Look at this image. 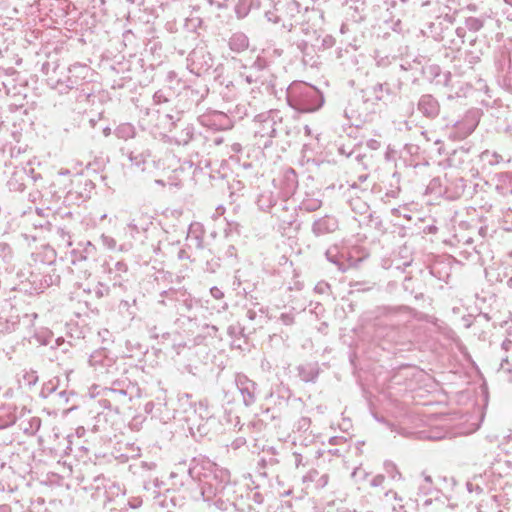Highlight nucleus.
<instances>
[{
    "instance_id": "obj_44",
    "label": "nucleus",
    "mask_w": 512,
    "mask_h": 512,
    "mask_svg": "<svg viewBox=\"0 0 512 512\" xmlns=\"http://www.w3.org/2000/svg\"><path fill=\"white\" fill-rule=\"evenodd\" d=\"M16 419V408L13 405H0V429H4L13 425Z\"/></svg>"
},
{
    "instance_id": "obj_52",
    "label": "nucleus",
    "mask_w": 512,
    "mask_h": 512,
    "mask_svg": "<svg viewBox=\"0 0 512 512\" xmlns=\"http://www.w3.org/2000/svg\"><path fill=\"white\" fill-rule=\"evenodd\" d=\"M445 181L444 177H435L427 185V193L434 194L436 196L445 197Z\"/></svg>"
},
{
    "instance_id": "obj_25",
    "label": "nucleus",
    "mask_w": 512,
    "mask_h": 512,
    "mask_svg": "<svg viewBox=\"0 0 512 512\" xmlns=\"http://www.w3.org/2000/svg\"><path fill=\"white\" fill-rule=\"evenodd\" d=\"M303 39L313 46H318L316 49L319 52L330 49L335 45V39L329 34H323L315 29L303 28Z\"/></svg>"
},
{
    "instance_id": "obj_28",
    "label": "nucleus",
    "mask_w": 512,
    "mask_h": 512,
    "mask_svg": "<svg viewBox=\"0 0 512 512\" xmlns=\"http://www.w3.org/2000/svg\"><path fill=\"white\" fill-rule=\"evenodd\" d=\"M295 47L301 55L302 63L305 66L316 67L319 64V51L316 49L318 46L308 43L303 38H299L294 42Z\"/></svg>"
},
{
    "instance_id": "obj_49",
    "label": "nucleus",
    "mask_w": 512,
    "mask_h": 512,
    "mask_svg": "<svg viewBox=\"0 0 512 512\" xmlns=\"http://www.w3.org/2000/svg\"><path fill=\"white\" fill-rule=\"evenodd\" d=\"M105 361L110 362V355L108 351L104 348L97 349L94 352H92L88 359L89 365L93 367L95 370L99 369L101 364H103V362Z\"/></svg>"
},
{
    "instance_id": "obj_14",
    "label": "nucleus",
    "mask_w": 512,
    "mask_h": 512,
    "mask_svg": "<svg viewBox=\"0 0 512 512\" xmlns=\"http://www.w3.org/2000/svg\"><path fill=\"white\" fill-rule=\"evenodd\" d=\"M214 66V57L206 47L194 48L187 57V67L191 73L201 76Z\"/></svg>"
},
{
    "instance_id": "obj_21",
    "label": "nucleus",
    "mask_w": 512,
    "mask_h": 512,
    "mask_svg": "<svg viewBox=\"0 0 512 512\" xmlns=\"http://www.w3.org/2000/svg\"><path fill=\"white\" fill-rule=\"evenodd\" d=\"M454 239L458 248L461 249L460 254L467 258L465 249L472 251V246L476 242V238L472 234V224L461 222L455 231Z\"/></svg>"
},
{
    "instance_id": "obj_58",
    "label": "nucleus",
    "mask_w": 512,
    "mask_h": 512,
    "mask_svg": "<svg viewBox=\"0 0 512 512\" xmlns=\"http://www.w3.org/2000/svg\"><path fill=\"white\" fill-rule=\"evenodd\" d=\"M55 238L60 246L70 247L72 246L71 235L69 231L62 227H56L54 230Z\"/></svg>"
},
{
    "instance_id": "obj_36",
    "label": "nucleus",
    "mask_w": 512,
    "mask_h": 512,
    "mask_svg": "<svg viewBox=\"0 0 512 512\" xmlns=\"http://www.w3.org/2000/svg\"><path fill=\"white\" fill-rule=\"evenodd\" d=\"M227 45L232 52L240 54L249 48L250 40L244 32L238 31L230 35Z\"/></svg>"
},
{
    "instance_id": "obj_5",
    "label": "nucleus",
    "mask_w": 512,
    "mask_h": 512,
    "mask_svg": "<svg viewBox=\"0 0 512 512\" xmlns=\"http://www.w3.org/2000/svg\"><path fill=\"white\" fill-rule=\"evenodd\" d=\"M288 105L301 113H311L318 110L324 103L322 93L305 82H293L287 88Z\"/></svg>"
},
{
    "instance_id": "obj_7",
    "label": "nucleus",
    "mask_w": 512,
    "mask_h": 512,
    "mask_svg": "<svg viewBox=\"0 0 512 512\" xmlns=\"http://www.w3.org/2000/svg\"><path fill=\"white\" fill-rule=\"evenodd\" d=\"M206 470L205 480L201 485V494L204 500L210 501L217 495L228 496L232 490L229 470L210 462H207Z\"/></svg>"
},
{
    "instance_id": "obj_61",
    "label": "nucleus",
    "mask_w": 512,
    "mask_h": 512,
    "mask_svg": "<svg viewBox=\"0 0 512 512\" xmlns=\"http://www.w3.org/2000/svg\"><path fill=\"white\" fill-rule=\"evenodd\" d=\"M260 52H266L265 55L266 60L268 62V66L270 67L272 60L274 58H279L283 55V49L275 47V46H268L266 48H263Z\"/></svg>"
},
{
    "instance_id": "obj_26",
    "label": "nucleus",
    "mask_w": 512,
    "mask_h": 512,
    "mask_svg": "<svg viewBox=\"0 0 512 512\" xmlns=\"http://www.w3.org/2000/svg\"><path fill=\"white\" fill-rule=\"evenodd\" d=\"M339 229V220L334 215L326 214L315 219L311 225V231L316 237L332 234Z\"/></svg>"
},
{
    "instance_id": "obj_46",
    "label": "nucleus",
    "mask_w": 512,
    "mask_h": 512,
    "mask_svg": "<svg viewBox=\"0 0 512 512\" xmlns=\"http://www.w3.org/2000/svg\"><path fill=\"white\" fill-rule=\"evenodd\" d=\"M260 0H238L234 11L238 19H244L254 9H259Z\"/></svg>"
},
{
    "instance_id": "obj_33",
    "label": "nucleus",
    "mask_w": 512,
    "mask_h": 512,
    "mask_svg": "<svg viewBox=\"0 0 512 512\" xmlns=\"http://www.w3.org/2000/svg\"><path fill=\"white\" fill-rule=\"evenodd\" d=\"M95 437L94 431H88L83 426L76 428L75 432L67 436L68 446H77L78 448H86L85 444L90 443V439Z\"/></svg>"
},
{
    "instance_id": "obj_50",
    "label": "nucleus",
    "mask_w": 512,
    "mask_h": 512,
    "mask_svg": "<svg viewBox=\"0 0 512 512\" xmlns=\"http://www.w3.org/2000/svg\"><path fill=\"white\" fill-rule=\"evenodd\" d=\"M325 256L329 262H331L338 268V270L342 272L347 270L348 266L343 261V256L339 254L337 247H331L327 249Z\"/></svg>"
},
{
    "instance_id": "obj_51",
    "label": "nucleus",
    "mask_w": 512,
    "mask_h": 512,
    "mask_svg": "<svg viewBox=\"0 0 512 512\" xmlns=\"http://www.w3.org/2000/svg\"><path fill=\"white\" fill-rule=\"evenodd\" d=\"M114 134L119 139L128 140L136 135V129L131 123H121L114 131Z\"/></svg>"
},
{
    "instance_id": "obj_3",
    "label": "nucleus",
    "mask_w": 512,
    "mask_h": 512,
    "mask_svg": "<svg viewBox=\"0 0 512 512\" xmlns=\"http://www.w3.org/2000/svg\"><path fill=\"white\" fill-rule=\"evenodd\" d=\"M252 131L256 144L266 149L274 138L290 134L288 118L279 109L261 112L253 117Z\"/></svg>"
},
{
    "instance_id": "obj_64",
    "label": "nucleus",
    "mask_w": 512,
    "mask_h": 512,
    "mask_svg": "<svg viewBox=\"0 0 512 512\" xmlns=\"http://www.w3.org/2000/svg\"><path fill=\"white\" fill-rule=\"evenodd\" d=\"M183 114L181 112H177L175 114L167 113L164 115V119L169 124V131L172 132V129H176L178 124L182 122Z\"/></svg>"
},
{
    "instance_id": "obj_12",
    "label": "nucleus",
    "mask_w": 512,
    "mask_h": 512,
    "mask_svg": "<svg viewBox=\"0 0 512 512\" xmlns=\"http://www.w3.org/2000/svg\"><path fill=\"white\" fill-rule=\"evenodd\" d=\"M266 52H260L251 65L242 64L239 71V78L248 85L258 87L264 83V74L268 70Z\"/></svg>"
},
{
    "instance_id": "obj_41",
    "label": "nucleus",
    "mask_w": 512,
    "mask_h": 512,
    "mask_svg": "<svg viewBox=\"0 0 512 512\" xmlns=\"http://www.w3.org/2000/svg\"><path fill=\"white\" fill-rule=\"evenodd\" d=\"M35 341L40 345H51L52 348L65 345L66 341L62 337L54 338L48 330H40L33 335Z\"/></svg>"
},
{
    "instance_id": "obj_22",
    "label": "nucleus",
    "mask_w": 512,
    "mask_h": 512,
    "mask_svg": "<svg viewBox=\"0 0 512 512\" xmlns=\"http://www.w3.org/2000/svg\"><path fill=\"white\" fill-rule=\"evenodd\" d=\"M472 234H474L476 238L475 245L472 246V251L465 249L467 253V259L478 261L483 254V251L486 249V239L489 235V229L486 225H473L472 224Z\"/></svg>"
},
{
    "instance_id": "obj_54",
    "label": "nucleus",
    "mask_w": 512,
    "mask_h": 512,
    "mask_svg": "<svg viewBox=\"0 0 512 512\" xmlns=\"http://www.w3.org/2000/svg\"><path fill=\"white\" fill-rule=\"evenodd\" d=\"M480 160L484 165L495 166L503 161V157L495 151L485 150L480 154Z\"/></svg>"
},
{
    "instance_id": "obj_15",
    "label": "nucleus",
    "mask_w": 512,
    "mask_h": 512,
    "mask_svg": "<svg viewBox=\"0 0 512 512\" xmlns=\"http://www.w3.org/2000/svg\"><path fill=\"white\" fill-rule=\"evenodd\" d=\"M27 280L33 292L42 293L45 289L57 284L59 276L54 273V269L44 266L42 271L40 269L32 271Z\"/></svg>"
},
{
    "instance_id": "obj_34",
    "label": "nucleus",
    "mask_w": 512,
    "mask_h": 512,
    "mask_svg": "<svg viewBox=\"0 0 512 512\" xmlns=\"http://www.w3.org/2000/svg\"><path fill=\"white\" fill-rule=\"evenodd\" d=\"M27 178H29V175L24 167H15L9 180L7 181L9 190L13 192L24 191L26 186L25 180Z\"/></svg>"
},
{
    "instance_id": "obj_56",
    "label": "nucleus",
    "mask_w": 512,
    "mask_h": 512,
    "mask_svg": "<svg viewBox=\"0 0 512 512\" xmlns=\"http://www.w3.org/2000/svg\"><path fill=\"white\" fill-rule=\"evenodd\" d=\"M102 244L109 250H120V251H129L131 249V244L125 243L121 244L119 247L117 246L116 240L109 235L102 234L101 235Z\"/></svg>"
},
{
    "instance_id": "obj_42",
    "label": "nucleus",
    "mask_w": 512,
    "mask_h": 512,
    "mask_svg": "<svg viewBox=\"0 0 512 512\" xmlns=\"http://www.w3.org/2000/svg\"><path fill=\"white\" fill-rule=\"evenodd\" d=\"M292 437V444L294 446H302V447H308V446H317V445H324V442L322 441L320 436H315L312 434V432H307L304 434L297 435L295 433Z\"/></svg>"
},
{
    "instance_id": "obj_23",
    "label": "nucleus",
    "mask_w": 512,
    "mask_h": 512,
    "mask_svg": "<svg viewBox=\"0 0 512 512\" xmlns=\"http://www.w3.org/2000/svg\"><path fill=\"white\" fill-rule=\"evenodd\" d=\"M445 198L455 200L461 197L466 188V181L455 171L445 173Z\"/></svg>"
},
{
    "instance_id": "obj_6",
    "label": "nucleus",
    "mask_w": 512,
    "mask_h": 512,
    "mask_svg": "<svg viewBox=\"0 0 512 512\" xmlns=\"http://www.w3.org/2000/svg\"><path fill=\"white\" fill-rule=\"evenodd\" d=\"M66 72L69 79L65 81L69 84H63L62 82L59 84V79H51L52 84L58 88V93L65 94L75 89L80 91L78 100H88L94 94V89L87 86L92 77L91 68L86 64L75 63L69 66Z\"/></svg>"
},
{
    "instance_id": "obj_63",
    "label": "nucleus",
    "mask_w": 512,
    "mask_h": 512,
    "mask_svg": "<svg viewBox=\"0 0 512 512\" xmlns=\"http://www.w3.org/2000/svg\"><path fill=\"white\" fill-rule=\"evenodd\" d=\"M116 370H117L116 360L110 355V362H108V361L103 362V364H101L99 369H97L96 371L99 374L113 375Z\"/></svg>"
},
{
    "instance_id": "obj_4",
    "label": "nucleus",
    "mask_w": 512,
    "mask_h": 512,
    "mask_svg": "<svg viewBox=\"0 0 512 512\" xmlns=\"http://www.w3.org/2000/svg\"><path fill=\"white\" fill-rule=\"evenodd\" d=\"M103 398L99 400L101 407L120 413L129 405L133 398L140 396L138 385L129 380L128 377H121L112 381L110 387L103 389Z\"/></svg>"
},
{
    "instance_id": "obj_10",
    "label": "nucleus",
    "mask_w": 512,
    "mask_h": 512,
    "mask_svg": "<svg viewBox=\"0 0 512 512\" xmlns=\"http://www.w3.org/2000/svg\"><path fill=\"white\" fill-rule=\"evenodd\" d=\"M479 121L480 111L478 109H470L457 121L445 125V135L452 141H462L474 132Z\"/></svg>"
},
{
    "instance_id": "obj_62",
    "label": "nucleus",
    "mask_w": 512,
    "mask_h": 512,
    "mask_svg": "<svg viewBox=\"0 0 512 512\" xmlns=\"http://www.w3.org/2000/svg\"><path fill=\"white\" fill-rule=\"evenodd\" d=\"M68 334L69 340L67 343L70 346L74 345L73 341L86 338L84 332L77 325L70 326Z\"/></svg>"
},
{
    "instance_id": "obj_48",
    "label": "nucleus",
    "mask_w": 512,
    "mask_h": 512,
    "mask_svg": "<svg viewBox=\"0 0 512 512\" xmlns=\"http://www.w3.org/2000/svg\"><path fill=\"white\" fill-rule=\"evenodd\" d=\"M322 206V200L317 197L314 193H306L305 197L299 203L298 207L306 212H314L320 209Z\"/></svg>"
},
{
    "instance_id": "obj_38",
    "label": "nucleus",
    "mask_w": 512,
    "mask_h": 512,
    "mask_svg": "<svg viewBox=\"0 0 512 512\" xmlns=\"http://www.w3.org/2000/svg\"><path fill=\"white\" fill-rule=\"evenodd\" d=\"M246 318L252 322L254 326H262L271 317L268 316L267 309L259 304H255L252 308H248L246 311Z\"/></svg>"
},
{
    "instance_id": "obj_47",
    "label": "nucleus",
    "mask_w": 512,
    "mask_h": 512,
    "mask_svg": "<svg viewBox=\"0 0 512 512\" xmlns=\"http://www.w3.org/2000/svg\"><path fill=\"white\" fill-rule=\"evenodd\" d=\"M298 375L304 382H314L319 374L317 364H303L297 367Z\"/></svg>"
},
{
    "instance_id": "obj_39",
    "label": "nucleus",
    "mask_w": 512,
    "mask_h": 512,
    "mask_svg": "<svg viewBox=\"0 0 512 512\" xmlns=\"http://www.w3.org/2000/svg\"><path fill=\"white\" fill-rule=\"evenodd\" d=\"M49 6V16L54 22L58 23L67 16V0H50Z\"/></svg>"
},
{
    "instance_id": "obj_29",
    "label": "nucleus",
    "mask_w": 512,
    "mask_h": 512,
    "mask_svg": "<svg viewBox=\"0 0 512 512\" xmlns=\"http://www.w3.org/2000/svg\"><path fill=\"white\" fill-rule=\"evenodd\" d=\"M417 109L423 117L433 120L440 115L441 106L433 95L424 94L418 100Z\"/></svg>"
},
{
    "instance_id": "obj_55",
    "label": "nucleus",
    "mask_w": 512,
    "mask_h": 512,
    "mask_svg": "<svg viewBox=\"0 0 512 512\" xmlns=\"http://www.w3.org/2000/svg\"><path fill=\"white\" fill-rule=\"evenodd\" d=\"M268 456H262L257 462V471L260 475L266 476L264 469L268 466L274 465L277 461L274 458V450H267Z\"/></svg>"
},
{
    "instance_id": "obj_32",
    "label": "nucleus",
    "mask_w": 512,
    "mask_h": 512,
    "mask_svg": "<svg viewBox=\"0 0 512 512\" xmlns=\"http://www.w3.org/2000/svg\"><path fill=\"white\" fill-rule=\"evenodd\" d=\"M496 192L500 196L512 194V172H500L492 178Z\"/></svg>"
},
{
    "instance_id": "obj_57",
    "label": "nucleus",
    "mask_w": 512,
    "mask_h": 512,
    "mask_svg": "<svg viewBox=\"0 0 512 512\" xmlns=\"http://www.w3.org/2000/svg\"><path fill=\"white\" fill-rule=\"evenodd\" d=\"M19 325L18 316H9L6 318L0 317V331L10 333L14 331Z\"/></svg>"
},
{
    "instance_id": "obj_17",
    "label": "nucleus",
    "mask_w": 512,
    "mask_h": 512,
    "mask_svg": "<svg viewBox=\"0 0 512 512\" xmlns=\"http://www.w3.org/2000/svg\"><path fill=\"white\" fill-rule=\"evenodd\" d=\"M105 266L109 280L113 282V285L126 289L127 283L129 282V269L127 263L111 259L105 263Z\"/></svg>"
},
{
    "instance_id": "obj_2",
    "label": "nucleus",
    "mask_w": 512,
    "mask_h": 512,
    "mask_svg": "<svg viewBox=\"0 0 512 512\" xmlns=\"http://www.w3.org/2000/svg\"><path fill=\"white\" fill-rule=\"evenodd\" d=\"M401 89V84L392 85L388 82L377 83L372 87L362 89L349 102L345 114L350 119L366 118L371 110V103L392 101Z\"/></svg>"
},
{
    "instance_id": "obj_60",
    "label": "nucleus",
    "mask_w": 512,
    "mask_h": 512,
    "mask_svg": "<svg viewBox=\"0 0 512 512\" xmlns=\"http://www.w3.org/2000/svg\"><path fill=\"white\" fill-rule=\"evenodd\" d=\"M419 435L424 439L440 440L445 438L448 435V432L436 427L434 429L420 431Z\"/></svg>"
},
{
    "instance_id": "obj_8",
    "label": "nucleus",
    "mask_w": 512,
    "mask_h": 512,
    "mask_svg": "<svg viewBox=\"0 0 512 512\" xmlns=\"http://www.w3.org/2000/svg\"><path fill=\"white\" fill-rule=\"evenodd\" d=\"M205 228L200 222H192L187 231L185 245L179 247L180 241L176 243H168L167 249L169 253H175L178 260H189L190 262L196 261L195 254L203 251L206 248L204 241Z\"/></svg>"
},
{
    "instance_id": "obj_31",
    "label": "nucleus",
    "mask_w": 512,
    "mask_h": 512,
    "mask_svg": "<svg viewBox=\"0 0 512 512\" xmlns=\"http://www.w3.org/2000/svg\"><path fill=\"white\" fill-rule=\"evenodd\" d=\"M302 481L305 485L304 489L306 490V493H309V490H320L325 487L328 483V476L326 474H320L317 470L312 469L303 476Z\"/></svg>"
},
{
    "instance_id": "obj_24",
    "label": "nucleus",
    "mask_w": 512,
    "mask_h": 512,
    "mask_svg": "<svg viewBox=\"0 0 512 512\" xmlns=\"http://www.w3.org/2000/svg\"><path fill=\"white\" fill-rule=\"evenodd\" d=\"M273 182L279 187L282 199H289L298 187L297 174L292 168L283 170L279 179Z\"/></svg>"
},
{
    "instance_id": "obj_40",
    "label": "nucleus",
    "mask_w": 512,
    "mask_h": 512,
    "mask_svg": "<svg viewBox=\"0 0 512 512\" xmlns=\"http://www.w3.org/2000/svg\"><path fill=\"white\" fill-rule=\"evenodd\" d=\"M61 200V195L56 191L55 185L43 186V196L41 206H45L47 211H52Z\"/></svg>"
},
{
    "instance_id": "obj_37",
    "label": "nucleus",
    "mask_w": 512,
    "mask_h": 512,
    "mask_svg": "<svg viewBox=\"0 0 512 512\" xmlns=\"http://www.w3.org/2000/svg\"><path fill=\"white\" fill-rule=\"evenodd\" d=\"M152 225V217L148 214L143 215L139 220L137 218H132L128 223V228L132 231V233H141V232H150L151 234L159 233V229L156 227L150 229Z\"/></svg>"
},
{
    "instance_id": "obj_18",
    "label": "nucleus",
    "mask_w": 512,
    "mask_h": 512,
    "mask_svg": "<svg viewBox=\"0 0 512 512\" xmlns=\"http://www.w3.org/2000/svg\"><path fill=\"white\" fill-rule=\"evenodd\" d=\"M169 142L176 145L186 146L190 143L204 144L205 138L201 133H197L191 123H183L181 130L175 132L169 137Z\"/></svg>"
},
{
    "instance_id": "obj_59",
    "label": "nucleus",
    "mask_w": 512,
    "mask_h": 512,
    "mask_svg": "<svg viewBox=\"0 0 512 512\" xmlns=\"http://www.w3.org/2000/svg\"><path fill=\"white\" fill-rule=\"evenodd\" d=\"M483 56V52L479 48H473L468 49L465 52L464 60L466 63L470 65L471 68L474 67V65L478 64L481 61V58Z\"/></svg>"
},
{
    "instance_id": "obj_35",
    "label": "nucleus",
    "mask_w": 512,
    "mask_h": 512,
    "mask_svg": "<svg viewBox=\"0 0 512 512\" xmlns=\"http://www.w3.org/2000/svg\"><path fill=\"white\" fill-rule=\"evenodd\" d=\"M97 482H101L104 489V496L106 502H112L119 496H124L126 493L125 488L118 482L107 480V479H96Z\"/></svg>"
},
{
    "instance_id": "obj_45",
    "label": "nucleus",
    "mask_w": 512,
    "mask_h": 512,
    "mask_svg": "<svg viewBox=\"0 0 512 512\" xmlns=\"http://www.w3.org/2000/svg\"><path fill=\"white\" fill-rule=\"evenodd\" d=\"M257 206L262 211H270L277 205V197L271 190H263L257 197Z\"/></svg>"
},
{
    "instance_id": "obj_1",
    "label": "nucleus",
    "mask_w": 512,
    "mask_h": 512,
    "mask_svg": "<svg viewBox=\"0 0 512 512\" xmlns=\"http://www.w3.org/2000/svg\"><path fill=\"white\" fill-rule=\"evenodd\" d=\"M496 13L489 8V11H482L479 15H469L464 17V26L452 28H439L440 24H431V36L439 42H442L446 48L459 50L464 44L467 31L472 33L479 32L486 24L487 20L494 19Z\"/></svg>"
},
{
    "instance_id": "obj_19",
    "label": "nucleus",
    "mask_w": 512,
    "mask_h": 512,
    "mask_svg": "<svg viewBox=\"0 0 512 512\" xmlns=\"http://www.w3.org/2000/svg\"><path fill=\"white\" fill-rule=\"evenodd\" d=\"M234 381L243 404L246 407L252 406L257 400V384L243 373H236Z\"/></svg>"
},
{
    "instance_id": "obj_13",
    "label": "nucleus",
    "mask_w": 512,
    "mask_h": 512,
    "mask_svg": "<svg viewBox=\"0 0 512 512\" xmlns=\"http://www.w3.org/2000/svg\"><path fill=\"white\" fill-rule=\"evenodd\" d=\"M157 303L176 310H179L181 307L191 309L194 305V299L184 287H170L159 293Z\"/></svg>"
},
{
    "instance_id": "obj_27",
    "label": "nucleus",
    "mask_w": 512,
    "mask_h": 512,
    "mask_svg": "<svg viewBox=\"0 0 512 512\" xmlns=\"http://www.w3.org/2000/svg\"><path fill=\"white\" fill-rule=\"evenodd\" d=\"M120 152L122 156L129 160L131 166H135L141 170L145 169V164L151 157V152L149 149L131 147L129 145L122 147Z\"/></svg>"
},
{
    "instance_id": "obj_11",
    "label": "nucleus",
    "mask_w": 512,
    "mask_h": 512,
    "mask_svg": "<svg viewBox=\"0 0 512 512\" xmlns=\"http://www.w3.org/2000/svg\"><path fill=\"white\" fill-rule=\"evenodd\" d=\"M273 216L278 221L282 235H287L291 229L298 231L300 224H297V205L290 199H281L274 208Z\"/></svg>"
},
{
    "instance_id": "obj_20",
    "label": "nucleus",
    "mask_w": 512,
    "mask_h": 512,
    "mask_svg": "<svg viewBox=\"0 0 512 512\" xmlns=\"http://www.w3.org/2000/svg\"><path fill=\"white\" fill-rule=\"evenodd\" d=\"M65 67L60 66L59 60L57 58H53L42 63L41 71L47 77V84L54 90L58 92V88L52 84L51 79H59V83L67 84L65 80H68V74L66 72Z\"/></svg>"
},
{
    "instance_id": "obj_16",
    "label": "nucleus",
    "mask_w": 512,
    "mask_h": 512,
    "mask_svg": "<svg viewBox=\"0 0 512 512\" xmlns=\"http://www.w3.org/2000/svg\"><path fill=\"white\" fill-rule=\"evenodd\" d=\"M199 124L203 127L221 131L232 129V121L227 113L218 110H208L197 118Z\"/></svg>"
},
{
    "instance_id": "obj_30",
    "label": "nucleus",
    "mask_w": 512,
    "mask_h": 512,
    "mask_svg": "<svg viewBox=\"0 0 512 512\" xmlns=\"http://www.w3.org/2000/svg\"><path fill=\"white\" fill-rule=\"evenodd\" d=\"M97 249L96 246L90 241H82L77 244V247L71 250V262L76 264L77 262L86 261L96 257Z\"/></svg>"
},
{
    "instance_id": "obj_43",
    "label": "nucleus",
    "mask_w": 512,
    "mask_h": 512,
    "mask_svg": "<svg viewBox=\"0 0 512 512\" xmlns=\"http://www.w3.org/2000/svg\"><path fill=\"white\" fill-rule=\"evenodd\" d=\"M251 108V103L241 102L236 104L233 108H230L228 112H226L227 116L232 121V128L234 127L236 122L241 121L249 115V110Z\"/></svg>"
},
{
    "instance_id": "obj_53",
    "label": "nucleus",
    "mask_w": 512,
    "mask_h": 512,
    "mask_svg": "<svg viewBox=\"0 0 512 512\" xmlns=\"http://www.w3.org/2000/svg\"><path fill=\"white\" fill-rule=\"evenodd\" d=\"M423 478L421 479L420 483L418 484V495H432L433 493H437V490L435 489L433 485V481L430 475H426L425 473L422 474Z\"/></svg>"
},
{
    "instance_id": "obj_9",
    "label": "nucleus",
    "mask_w": 512,
    "mask_h": 512,
    "mask_svg": "<svg viewBox=\"0 0 512 512\" xmlns=\"http://www.w3.org/2000/svg\"><path fill=\"white\" fill-rule=\"evenodd\" d=\"M300 14L301 5L296 0H277L271 9L265 11V18L268 22L291 31L298 23Z\"/></svg>"
}]
</instances>
